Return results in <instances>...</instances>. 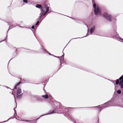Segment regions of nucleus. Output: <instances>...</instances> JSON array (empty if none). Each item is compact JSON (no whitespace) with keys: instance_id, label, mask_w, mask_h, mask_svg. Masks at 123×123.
I'll use <instances>...</instances> for the list:
<instances>
[{"instance_id":"obj_5","label":"nucleus","mask_w":123,"mask_h":123,"mask_svg":"<svg viewBox=\"0 0 123 123\" xmlns=\"http://www.w3.org/2000/svg\"><path fill=\"white\" fill-rule=\"evenodd\" d=\"M95 30V27L94 26L92 27L90 31L91 34Z\"/></svg>"},{"instance_id":"obj_14","label":"nucleus","mask_w":123,"mask_h":123,"mask_svg":"<svg viewBox=\"0 0 123 123\" xmlns=\"http://www.w3.org/2000/svg\"><path fill=\"white\" fill-rule=\"evenodd\" d=\"M24 2L27 3L28 2V1L27 0H23Z\"/></svg>"},{"instance_id":"obj_8","label":"nucleus","mask_w":123,"mask_h":123,"mask_svg":"<svg viewBox=\"0 0 123 123\" xmlns=\"http://www.w3.org/2000/svg\"><path fill=\"white\" fill-rule=\"evenodd\" d=\"M107 103H107L103 105V106L102 105H99V106H98V107L99 108L101 109L102 107H106V106H105V105L107 104Z\"/></svg>"},{"instance_id":"obj_4","label":"nucleus","mask_w":123,"mask_h":123,"mask_svg":"<svg viewBox=\"0 0 123 123\" xmlns=\"http://www.w3.org/2000/svg\"><path fill=\"white\" fill-rule=\"evenodd\" d=\"M22 92L21 89L20 88H18L17 91L16 97L20 98L22 97V93L20 94Z\"/></svg>"},{"instance_id":"obj_20","label":"nucleus","mask_w":123,"mask_h":123,"mask_svg":"<svg viewBox=\"0 0 123 123\" xmlns=\"http://www.w3.org/2000/svg\"><path fill=\"white\" fill-rule=\"evenodd\" d=\"M14 98H15V95H14Z\"/></svg>"},{"instance_id":"obj_12","label":"nucleus","mask_w":123,"mask_h":123,"mask_svg":"<svg viewBox=\"0 0 123 123\" xmlns=\"http://www.w3.org/2000/svg\"><path fill=\"white\" fill-rule=\"evenodd\" d=\"M56 112V111H55V110H54V111H53L52 112H50L49 114H51L53 113H54Z\"/></svg>"},{"instance_id":"obj_16","label":"nucleus","mask_w":123,"mask_h":123,"mask_svg":"<svg viewBox=\"0 0 123 123\" xmlns=\"http://www.w3.org/2000/svg\"><path fill=\"white\" fill-rule=\"evenodd\" d=\"M22 121H26L27 122H29L30 121V120H22Z\"/></svg>"},{"instance_id":"obj_10","label":"nucleus","mask_w":123,"mask_h":123,"mask_svg":"<svg viewBox=\"0 0 123 123\" xmlns=\"http://www.w3.org/2000/svg\"><path fill=\"white\" fill-rule=\"evenodd\" d=\"M36 7L38 8H42V6L41 5L39 4H37L36 6Z\"/></svg>"},{"instance_id":"obj_24","label":"nucleus","mask_w":123,"mask_h":123,"mask_svg":"<svg viewBox=\"0 0 123 123\" xmlns=\"http://www.w3.org/2000/svg\"><path fill=\"white\" fill-rule=\"evenodd\" d=\"M57 57H58V58H59V57L58 56Z\"/></svg>"},{"instance_id":"obj_26","label":"nucleus","mask_w":123,"mask_h":123,"mask_svg":"<svg viewBox=\"0 0 123 123\" xmlns=\"http://www.w3.org/2000/svg\"><path fill=\"white\" fill-rule=\"evenodd\" d=\"M75 38V39H76V38Z\"/></svg>"},{"instance_id":"obj_17","label":"nucleus","mask_w":123,"mask_h":123,"mask_svg":"<svg viewBox=\"0 0 123 123\" xmlns=\"http://www.w3.org/2000/svg\"><path fill=\"white\" fill-rule=\"evenodd\" d=\"M34 26H32L31 27V28L32 29H34Z\"/></svg>"},{"instance_id":"obj_21","label":"nucleus","mask_w":123,"mask_h":123,"mask_svg":"<svg viewBox=\"0 0 123 123\" xmlns=\"http://www.w3.org/2000/svg\"><path fill=\"white\" fill-rule=\"evenodd\" d=\"M49 53V54L50 55H51V54H50Z\"/></svg>"},{"instance_id":"obj_18","label":"nucleus","mask_w":123,"mask_h":123,"mask_svg":"<svg viewBox=\"0 0 123 123\" xmlns=\"http://www.w3.org/2000/svg\"><path fill=\"white\" fill-rule=\"evenodd\" d=\"M10 118L8 119L7 121H4V122H6V121H8L10 119Z\"/></svg>"},{"instance_id":"obj_13","label":"nucleus","mask_w":123,"mask_h":123,"mask_svg":"<svg viewBox=\"0 0 123 123\" xmlns=\"http://www.w3.org/2000/svg\"><path fill=\"white\" fill-rule=\"evenodd\" d=\"M121 91L120 90H118L117 91V92L118 94H120L121 93Z\"/></svg>"},{"instance_id":"obj_6","label":"nucleus","mask_w":123,"mask_h":123,"mask_svg":"<svg viewBox=\"0 0 123 123\" xmlns=\"http://www.w3.org/2000/svg\"><path fill=\"white\" fill-rule=\"evenodd\" d=\"M64 55V54L63 53V55L61 57V59H60V62H61V63H62V61H64V59H63Z\"/></svg>"},{"instance_id":"obj_15","label":"nucleus","mask_w":123,"mask_h":123,"mask_svg":"<svg viewBox=\"0 0 123 123\" xmlns=\"http://www.w3.org/2000/svg\"><path fill=\"white\" fill-rule=\"evenodd\" d=\"M39 23V21H38L36 23V25H37Z\"/></svg>"},{"instance_id":"obj_19","label":"nucleus","mask_w":123,"mask_h":123,"mask_svg":"<svg viewBox=\"0 0 123 123\" xmlns=\"http://www.w3.org/2000/svg\"><path fill=\"white\" fill-rule=\"evenodd\" d=\"M14 111H15V114H16V111L15 110H14Z\"/></svg>"},{"instance_id":"obj_1","label":"nucleus","mask_w":123,"mask_h":123,"mask_svg":"<svg viewBox=\"0 0 123 123\" xmlns=\"http://www.w3.org/2000/svg\"><path fill=\"white\" fill-rule=\"evenodd\" d=\"M41 9V12L40 14V18H41L42 15L44 16L48 12L49 9V6L45 4L44 6L42 7Z\"/></svg>"},{"instance_id":"obj_22","label":"nucleus","mask_w":123,"mask_h":123,"mask_svg":"<svg viewBox=\"0 0 123 123\" xmlns=\"http://www.w3.org/2000/svg\"><path fill=\"white\" fill-rule=\"evenodd\" d=\"M92 2H93V0H92ZM92 3H93V2H92Z\"/></svg>"},{"instance_id":"obj_7","label":"nucleus","mask_w":123,"mask_h":123,"mask_svg":"<svg viewBox=\"0 0 123 123\" xmlns=\"http://www.w3.org/2000/svg\"><path fill=\"white\" fill-rule=\"evenodd\" d=\"M116 37L117 38H118L119 40L120 41H123V39L121 38L120 37L117 36Z\"/></svg>"},{"instance_id":"obj_2","label":"nucleus","mask_w":123,"mask_h":123,"mask_svg":"<svg viewBox=\"0 0 123 123\" xmlns=\"http://www.w3.org/2000/svg\"><path fill=\"white\" fill-rule=\"evenodd\" d=\"M93 6L94 8V12L95 14V15H97L100 13V10L98 6L95 3L93 4Z\"/></svg>"},{"instance_id":"obj_11","label":"nucleus","mask_w":123,"mask_h":123,"mask_svg":"<svg viewBox=\"0 0 123 123\" xmlns=\"http://www.w3.org/2000/svg\"><path fill=\"white\" fill-rule=\"evenodd\" d=\"M21 82H19L14 87L15 89H17V86H18L20 84Z\"/></svg>"},{"instance_id":"obj_25","label":"nucleus","mask_w":123,"mask_h":123,"mask_svg":"<svg viewBox=\"0 0 123 123\" xmlns=\"http://www.w3.org/2000/svg\"><path fill=\"white\" fill-rule=\"evenodd\" d=\"M13 93H12V94H13Z\"/></svg>"},{"instance_id":"obj_23","label":"nucleus","mask_w":123,"mask_h":123,"mask_svg":"<svg viewBox=\"0 0 123 123\" xmlns=\"http://www.w3.org/2000/svg\"><path fill=\"white\" fill-rule=\"evenodd\" d=\"M47 114L46 115H48V114Z\"/></svg>"},{"instance_id":"obj_9","label":"nucleus","mask_w":123,"mask_h":123,"mask_svg":"<svg viewBox=\"0 0 123 123\" xmlns=\"http://www.w3.org/2000/svg\"><path fill=\"white\" fill-rule=\"evenodd\" d=\"M42 97L45 98H48V94H46V95H43Z\"/></svg>"},{"instance_id":"obj_3","label":"nucleus","mask_w":123,"mask_h":123,"mask_svg":"<svg viewBox=\"0 0 123 123\" xmlns=\"http://www.w3.org/2000/svg\"><path fill=\"white\" fill-rule=\"evenodd\" d=\"M103 16L108 21H111L112 19V17L111 15L107 13H105Z\"/></svg>"}]
</instances>
